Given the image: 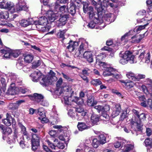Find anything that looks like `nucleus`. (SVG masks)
Wrapping results in <instances>:
<instances>
[{"mask_svg":"<svg viewBox=\"0 0 152 152\" xmlns=\"http://www.w3.org/2000/svg\"><path fill=\"white\" fill-rule=\"evenodd\" d=\"M55 73L50 70L48 76L44 75L40 72L36 70L34 71L30 75L32 80L34 82L39 81L40 83L43 86L50 84L52 82L57 80V78L55 76Z\"/></svg>","mask_w":152,"mask_h":152,"instance_id":"1","label":"nucleus"},{"mask_svg":"<svg viewBox=\"0 0 152 152\" xmlns=\"http://www.w3.org/2000/svg\"><path fill=\"white\" fill-rule=\"evenodd\" d=\"M121 59L119 63L122 64H125L129 62L130 64H133L136 62L135 60V56L129 51H126L123 53L119 54Z\"/></svg>","mask_w":152,"mask_h":152,"instance_id":"2","label":"nucleus"},{"mask_svg":"<svg viewBox=\"0 0 152 152\" xmlns=\"http://www.w3.org/2000/svg\"><path fill=\"white\" fill-rule=\"evenodd\" d=\"M58 8H59L60 10L59 12H55L49 10L46 13V15L48 17L50 21L53 22L57 17L62 15L61 13V12L63 13H67L68 12V9L65 5H63L60 7H59Z\"/></svg>","mask_w":152,"mask_h":152,"instance_id":"3","label":"nucleus"},{"mask_svg":"<svg viewBox=\"0 0 152 152\" xmlns=\"http://www.w3.org/2000/svg\"><path fill=\"white\" fill-rule=\"evenodd\" d=\"M19 2L17 4L16 9L13 3L11 2H7L6 5L5 9H7L10 11L12 13L15 12L16 11H21L22 10H26L28 9V7L26 5H22L21 2H20L21 0H19Z\"/></svg>","mask_w":152,"mask_h":152,"instance_id":"4","label":"nucleus"},{"mask_svg":"<svg viewBox=\"0 0 152 152\" xmlns=\"http://www.w3.org/2000/svg\"><path fill=\"white\" fill-rule=\"evenodd\" d=\"M96 16H98L94 14L93 18H90L92 20L88 23L87 26L91 28H95L96 29H101L104 27L103 26V20L102 19L99 20L98 18L96 17Z\"/></svg>","mask_w":152,"mask_h":152,"instance_id":"5","label":"nucleus"},{"mask_svg":"<svg viewBox=\"0 0 152 152\" xmlns=\"http://www.w3.org/2000/svg\"><path fill=\"white\" fill-rule=\"evenodd\" d=\"M0 52L4 54V56L6 58H16L20 54V52L18 50H12L7 48H0Z\"/></svg>","mask_w":152,"mask_h":152,"instance_id":"6","label":"nucleus"},{"mask_svg":"<svg viewBox=\"0 0 152 152\" xmlns=\"http://www.w3.org/2000/svg\"><path fill=\"white\" fill-rule=\"evenodd\" d=\"M137 117L140 119L139 122L138 121L135 122L133 121V119L131 121L132 129L135 131H137L140 130L141 127L143 125L142 121H144L146 118L145 115L144 113L138 115Z\"/></svg>","mask_w":152,"mask_h":152,"instance_id":"7","label":"nucleus"},{"mask_svg":"<svg viewBox=\"0 0 152 152\" xmlns=\"http://www.w3.org/2000/svg\"><path fill=\"white\" fill-rule=\"evenodd\" d=\"M47 6H44L42 7L41 10V13L44 15H45L46 17L45 16H42L39 18V20L38 21V24L39 25H46L48 23H49V22H52L50 21L48 17L46 15V13L47 12L49 11H47L46 10V7Z\"/></svg>","mask_w":152,"mask_h":152,"instance_id":"8","label":"nucleus"},{"mask_svg":"<svg viewBox=\"0 0 152 152\" xmlns=\"http://www.w3.org/2000/svg\"><path fill=\"white\" fill-rule=\"evenodd\" d=\"M110 5L111 7H113L112 4L109 3L108 0H103L102 3L100 4H96L94 5L95 6L96 9L97 10L98 13L102 12L104 8L107 7Z\"/></svg>","mask_w":152,"mask_h":152,"instance_id":"9","label":"nucleus"},{"mask_svg":"<svg viewBox=\"0 0 152 152\" xmlns=\"http://www.w3.org/2000/svg\"><path fill=\"white\" fill-rule=\"evenodd\" d=\"M40 137L37 134H33L31 139L32 149L34 151L36 150L39 145Z\"/></svg>","mask_w":152,"mask_h":152,"instance_id":"10","label":"nucleus"},{"mask_svg":"<svg viewBox=\"0 0 152 152\" xmlns=\"http://www.w3.org/2000/svg\"><path fill=\"white\" fill-rule=\"evenodd\" d=\"M49 146L52 149H56L57 148L61 149H63L64 147V145L63 143L58 141V140L55 139L54 140V144L52 143L48 140L46 141Z\"/></svg>","mask_w":152,"mask_h":152,"instance_id":"11","label":"nucleus"},{"mask_svg":"<svg viewBox=\"0 0 152 152\" xmlns=\"http://www.w3.org/2000/svg\"><path fill=\"white\" fill-rule=\"evenodd\" d=\"M53 128L54 129H57L58 130L56 132L54 130H51L49 131V134L52 137H56L58 136V133L59 132H64V130H65L66 128L65 127L62 126L61 125H54L53 126Z\"/></svg>","mask_w":152,"mask_h":152,"instance_id":"12","label":"nucleus"},{"mask_svg":"<svg viewBox=\"0 0 152 152\" xmlns=\"http://www.w3.org/2000/svg\"><path fill=\"white\" fill-rule=\"evenodd\" d=\"M83 10L84 13L88 12L89 18L90 19L93 18L94 13L93 8L91 7H88V4L86 2H83Z\"/></svg>","mask_w":152,"mask_h":152,"instance_id":"13","label":"nucleus"},{"mask_svg":"<svg viewBox=\"0 0 152 152\" xmlns=\"http://www.w3.org/2000/svg\"><path fill=\"white\" fill-rule=\"evenodd\" d=\"M19 88L16 86L15 83H11L7 90V94L15 95L19 92Z\"/></svg>","mask_w":152,"mask_h":152,"instance_id":"14","label":"nucleus"},{"mask_svg":"<svg viewBox=\"0 0 152 152\" xmlns=\"http://www.w3.org/2000/svg\"><path fill=\"white\" fill-rule=\"evenodd\" d=\"M6 118L2 120V122L5 125L7 126H9L11 125L12 123L14 124H15L14 119L8 113H6Z\"/></svg>","mask_w":152,"mask_h":152,"instance_id":"15","label":"nucleus"},{"mask_svg":"<svg viewBox=\"0 0 152 152\" xmlns=\"http://www.w3.org/2000/svg\"><path fill=\"white\" fill-rule=\"evenodd\" d=\"M37 112L40 116V117H38V119L41 120L42 123H47L48 122V120L46 118L45 113L43 108H39L37 110Z\"/></svg>","mask_w":152,"mask_h":152,"instance_id":"16","label":"nucleus"},{"mask_svg":"<svg viewBox=\"0 0 152 152\" xmlns=\"http://www.w3.org/2000/svg\"><path fill=\"white\" fill-rule=\"evenodd\" d=\"M67 45L66 48L70 52H72L78 46L79 44L77 42L70 40Z\"/></svg>","mask_w":152,"mask_h":152,"instance_id":"17","label":"nucleus"},{"mask_svg":"<svg viewBox=\"0 0 152 152\" xmlns=\"http://www.w3.org/2000/svg\"><path fill=\"white\" fill-rule=\"evenodd\" d=\"M28 96L31 100H34L36 102L39 103L42 101L43 99L44 98L43 96L37 93L34 94L33 95H29Z\"/></svg>","mask_w":152,"mask_h":152,"instance_id":"18","label":"nucleus"},{"mask_svg":"<svg viewBox=\"0 0 152 152\" xmlns=\"http://www.w3.org/2000/svg\"><path fill=\"white\" fill-rule=\"evenodd\" d=\"M83 56L84 58L86 59L89 63H92L93 61V58L92 52L91 51L85 52Z\"/></svg>","mask_w":152,"mask_h":152,"instance_id":"19","label":"nucleus"},{"mask_svg":"<svg viewBox=\"0 0 152 152\" xmlns=\"http://www.w3.org/2000/svg\"><path fill=\"white\" fill-rule=\"evenodd\" d=\"M78 43L79 45H80L78 48V50L83 52L86 49L88 46V42L84 40L80 39Z\"/></svg>","mask_w":152,"mask_h":152,"instance_id":"20","label":"nucleus"},{"mask_svg":"<svg viewBox=\"0 0 152 152\" xmlns=\"http://www.w3.org/2000/svg\"><path fill=\"white\" fill-rule=\"evenodd\" d=\"M114 72V69L108 66L105 69H104L103 72V75L104 77L111 76L112 75L113 72Z\"/></svg>","mask_w":152,"mask_h":152,"instance_id":"21","label":"nucleus"},{"mask_svg":"<svg viewBox=\"0 0 152 152\" xmlns=\"http://www.w3.org/2000/svg\"><path fill=\"white\" fill-rule=\"evenodd\" d=\"M144 35H137L131 37V42L133 43H137L139 42L144 37Z\"/></svg>","mask_w":152,"mask_h":152,"instance_id":"22","label":"nucleus"},{"mask_svg":"<svg viewBox=\"0 0 152 152\" xmlns=\"http://www.w3.org/2000/svg\"><path fill=\"white\" fill-rule=\"evenodd\" d=\"M121 107L120 104H116L113 108L112 115L114 118L119 115L121 111Z\"/></svg>","mask_w":152,"mask_h":152,"instance_id":"23","label":"nucleus"},{"mask_svg":"<svg viewBox=\"0 0 152 152\" xmlns=\"http://www.w3.org/2000/svg\"><path fill=\"white\" fill-rule=\"evenodd\" d=\"M135 32H136L135 31L134 29L133 30H131L129 31L128 32L125 34L121 37V40L122 41L125 39L126 40L125 41V42L126 41V40H127L129 37L134 34H135Z\"/></svg>","mask_w":152,"mask_h":152,"instance_id":"24","label":"nucleus"},{"mask_svg":"<svg viewBox=\"0 0 152 152\" xmlns=\"http://www.w3.org/2000/svg\"><path fill=\"white\" fill-rule=\"evenodd\" d=\"M99 118L98 115L93 113L91 116V121L93 124H95L99 121Z\"/></svg>","mask_w":152,"mask_h":152,"instance_id":"25","label":"nucleus"},{"mask_svg":"<svg viewBox=\"0 0 152 152\" xmlns=\"http://www.w3.org/2000/svg\"><path fill=\"white\" fill-rule=\"evenodd\" d=\"M61 18L59 20V22H60V24H61L62 26L64 25L66 23V20L68 15L66 14H64L63 15H60Z\"/></svg>","mask_w":152,"mask_h":152,"instance_id":"26","label":"nucleus"},{"mask_svg":"<svg viewBox=\"0 0 152 152\" xmlns=\"http://www.w3.org/2000/svg\"><path fill=\"white\" fill-rule=\"evenodd\" d=\"M126 76L130 80L136 81V75H135L134 73L132 72H127L126 74Z\"/></svg>","mask_w":152,"mask_h":152,"instance_id":"27","label":"nucleus"},{"mask_svg":"<svg viewBox=\"0 0 152 152\" xmlns=\"http://www.w3.org/2000/svg\"><path fill=\"white\" fill-rule=\"evenodd\" d=\"M77 126L78 129L80 131H83L89 127V126H87L85 123L83 122H79Z\"/></svg>","mask_w":152,"mask_h":152,"instance_id":"28","label":"nucleus"},{"mask_svg":"<svg viewBox=\"0 0 152 152\" xmlns=\"http://www.w3.org/2000/svg\"><path fill=\"white\" fill-rule=\"evenodd\" d=\"M148 24L149 23H147L143 25L139 26L134 28L135 31L136 33H139L141 31L145 29Z\"/></svg>","mask_w":152,"mask_h":152,"instance_id":"29","label":"nucleus"},{"mask_svg":"<svg viewBox=\"0 0 152 152\" xmlns=\"http://www.w3.org/2000/svg\"><path fill=\"white\" fill-rule=\"evenodd\" d=\"M99 139L101 144H104L106 142V135L103 133H101L99 135Z\"/></svg>","mask_w":152,"mask_h":152,"instance_id":"30","label":"nucleus"},{"mask_svg":"<svg viewBox=\"0 0 152 152\" xmlns=\"http://www.w3.org/2000/svg\"><path fill=\"white\" fill-rule=\"evenodd\" d=\"M97 102L94 100V98L93 97H89L87 100V104L90 106H94L96 104Z\"/></svg>","mask_w":152,"mask_h":152,"instance_id":"31","label":"nucleus"},{"mask_svg":"<svg viewBox=\"0 0 152 152\" xmlns=\"http://www.w3.org/2000/svg\"><path fill=\"white\" fill-rule=\"evenodd\" d=\"M33 58V57L32 55L28 54L25 56L24 60L25 62L29 63L32 61Z\"/></svg>","mask_w":152,"mask_h":152,"instance_id":"32","label":"nucleus"},{"mask_svg":"<svg viewBox=\"0 0 152 152\" xmlns=\"http://www.w3.org/2000/svg\"><path fill=\"white\" fill-rule=\"evenodd\" d=\"M71 90V88L70 87L68 86H66L63 87V89H61L60 91L61 92H60V95H61L62 93L64 94H66V92H67L68 94L69 93L70 91Z\"/></svg>","mask_w":152,"mask_h":152,"instance_id":"33","label":"nucleus"},{"mask_svg":"<svg viewBox=\"0 0 152 152\" xmlns=\"http://www.w3.org/2000/svg\"><path fill=\"white\" fill-rule=\"evenodd\" d=\"M12 132V129L10 127H9L5 128L4 127L2 130L3 133L6 135L10 134H11Z\"/></svg>","mask_w":152,"mask_h":152,"instance_id":"34","label":"nucleus"},{"mask_svg":"<svg viewBox=\"0 0 152 152\" xmlns=\"http://www.w3.org/2000/svg\"><path fill=\"white\" fill-rule=\"evenodd\" d=\"M9 17V14L7 11L0 12V19H7Z\"/></svg>","mask_w":152,"mask_h":152,"instance_id":"35","label":"nucleus"},{"mask_svg":"<svg viewBox=\"0 0 152 152\" xmlns=\"http://www.w3.org/2000/svg\"><path fill=\"white\" fill-rule=\"evenodd\" d=\"M68 0H57L55 4V8L57 9L60 6L59 3L64 4L66 3Z\"/></svg>","mask_w":152,"mask_h":152,"instance_id":"36","label":"nucleus"},{"mask_svg":"<svg viewBox=\"0 0 152 152\" xmlns=\"http://www.w3.org/2000/svg\"><path fill=\"white\" fill-rule=\"evenodd\" d=\"M144 143L147 148L152 146V138H147L145 140Z\"/></svg>","mask_w":152,"mask_h":152,"instance_id":"37","label":"nucleus"},{"mask_svg":"<svg viewBox=\"0 0 152 152\" xmlns=\"http://www.w3.org/2000/svg\"><path fill=\"white\" fill-rule=\"evenodd\" d=\"M100 144H101V143L100 141H98L96 138L93 139L92 145L94 148H97Z\"/></svg>","mask_w":152,"mask_h":152,"instance_id":"38","label":"nucleus"},{"mask_svg":"<svg viewBox=\"0 0 152 152\" xmlns=\"http://www.w3.org/2000/svg\"><path fill=\"white\" fill-rule=\"evenodd\" d=\"M134 85V83L132 81H127L126 82L125 85L126 88L127 89H129L133 87Z\"/></svg>","mask_w":152,"mask_h":152,"instance_id":"39","label":"nucleus"},{"mask_svg":"<svg viewBox=\"0 0 152 152\" xmlns=\"http://www.w3.org/2000/svg\"><path fill=\"white\" fill-rule=\"evenodd\" d=\"M70 97L69 96L68 97L67 96H64V97L62 99V101L63 102H64L65 104L68 105H71L69 101V98Z\"/></svg>","mask_w":152,"mask_h":152,"instance_id":"40","label":"nucleus"},{"mask_svg":"<svg viewBox=\"0 0 152 152\" xmlns=\"http://www.w3.org/2000/svg\"><path fill=\"white\" fill-rule=\"evenodd\" d=\"M19 23L22 26L26 27L29 25L28 21L25 19H22L20 21Z\"/></svg>","mask_w":152,"mask_h":152,"instance_id":"41","label":"nucleus"},{"mask_svg":"<svg viewBox=\"0 0 152 152\" xmlns=\"http://www.w3.org/2000/svg\"><path fill=\"white\" fill-rule=\"evenodd\" d=\"M92 71L88 68H85L82 70V75H84L88 76Z\"/></svg>","mask_w":152,"mask_h":152,"instance_id":"42","label":"nucleus"},{"mask_svg":"<svg viewBox=\"0 0 152 152\" xmlns=\"http://www.w3.org/2000/svg\"><path fill=\"white\" fill-rule=\"evenodd\" d=\"M91 83L92 84L95 86L100 85L102 84V82L99 79L93 80L91 82Z\"/></svg>","mask_w":152,"mask_h":152,"instance_id":"43","label":"nucleus"},{"mask_svg":"<svg viewBox=\"0 0 152 152\" xmlns=\"http://www.w3.org/2000/svg\"><path fill=\"white\" fill-rule=\"evenodd\" d=\"M101 118L103 120L106 119L107 121L109 119V116L107 114V112H104V111H102V114L101 116Z\"/></svg>","mask_w":152,"mask_h":152,"instance_id":"44","label":"nucleus"},{"mask_svg":"<svg viewBox=\"0 0 152 152\" xmlns=\"http://www.w3.org/2000/svg\"><path fill=\"white\" fill-rule=\"evenodd\" d=\"M74 99L72 100V102H74L78 104H80L83 103V101L82 98L77 97H74Z\"/></svg>","mask_w":152,"mask_h":152,"instance_id":"45","label":"nucleus"},{"mask_svg":"<svg viewBox=\"0 0 152 152\" xmlns=\"http://www.w3.org/2000/svg\"><path fill=\"white\" fill-rule=\"evenodd\" d=\"M106 56L104 54L100 53L96 56V62H97V61H101V60H102Z\"/></svg>","mask_w":152,"mask_h":152,"instance_id":"46","label":"nucleus"},{"mask_svg":"<svg viewBox=\"0 0 152 152\" xmlns=\"http://www.w3.org/2000/svg\"><path fill=\"white\" fill-rule=\"evenodd\" d=\"M134 148V146L131 144H127L124 147V152H127L131 150Z\"/></svg>","mask_w":152,"mask_h":152,"instance_id":"47","label":"nucleus"},{"mask_svg":"<svg viewBox=\"0 0 152 152\" xmlns=\"http://www.w3.org/2000/svg\"><path fill=\"white\" fill-rule=\"evenodd\" d=\"M141 89L145 93L147 94L150 93V88L147 86L142 85L141 86Z\"/></svg>","mask_w":152,"mask_h":152,"instance_id":"48","label":"nucleus"},{"mask_svg":"<svg viewBox=\"0 0 152 152\" xmlns=\"http://www.w3.org/2000/svg\"><path fill=\"white\" fill-rule=\"evenodd\" d=\"M68 10V12H69L72 15H73L75 14L76 12L75 7L74 5H71Z\"/></svg>","mask_w":152,"mask_h":152,"instance_id":"49","label":"nucleus"},{"mask_svg":"<svg viewBox=\"0 0 152 152\" xmlns=\"http://www.w3.org/2000/svg\"><path fill=\"white\" fill-rule=\"evenodd\" d=\"M96 63L100 66L102 67L104 69H105L108 67V65L105 62H102L101 61H97Z\"/></svg>","mask_w":152,"mask_h":152,"instance_id":"50","label":"nucleus"},{"mask_svg":"<svg viewBox=\"0 0 152 152\" xmlns=\"http://www.w3.org/2000/svg\"><path fill=\"white\" fill-rule=\"evenodd\" d=\"M146 86L149 87L150 89H151V87H152V80L151 79L148 78L146 80Z\"/></svg>","mask_w":152,"mask_h":152,"instance_id":"51","label":"nucleus"},{"mask_svg":"<svg viewBox=\"0 0 152 152\" xmlns=\"http://www.w3.org/2000/svg\"><path fill=\"white\" fill-rule=\"evenodd\" d=\"M150 55L149 53H148L145 55V57L144 60L145 62L147 63H148L150 62Z\"/></svg>","mask_w":152,"mask_h":152,"instance_id":"52","label":"nucleus"},{"mask_svg":"<svg viewBox=\"0 0 152 152\" xmlns=\"http://www.w3.org/2000/svg\"><path fill=\"white\" fill-rule=\"evenodd\" d=\"M28 21L29 23V25L30 24L37 25L38 24V23L37 21L33 18L29 19Z\"/></svg>","mask_w":152,"mask_h":152,"instance_id":"53","label":"nucleus"},{"mask_svg":"<svg viewBox=\"0 0 152 152\" xmlns=\"http://www.w3.org/2000/svg\"><path fill=\"white\" fill-rule=\"evenodd\" d=\"M145 76L144 75L139 74L136 75V81H139L140 79L145 78Z\"/></svg>","mask_w":152,"mask_h":152,"instance_id":"54","label":"nucleus"},{"mask_svg":"<svg viewBox=\"0 0 152 152\" xmlns=\"http://www.w3.org/2000/svg\"><path fill=\"white\" fill-rule=\"evenodd\" d=\"M20 127L21 129V132L24 135H26L27 132L26 131V127L22 124H20Z\"/></svg>","mask_w":152,"mask_h":152,"instance_id":"55","label":"nucleus"},{"mask_svg":"<svg viewBox=\"0 0 152 152\" xmlns=\"http://www.w3.org/2000/svg\"><path fill=\"white\" fill-rule=\"evenodd\" d=\"M23 102L24 101L22 100L16 101V103L13 104V105L15 106L14 107V109H16L18 108L20 104Z\"/></svg>","mask_w":152,"mask_h":152,"instance_id":"56","label":"nucleus"},{"mask_svg":"<svg viewBox=\"0 0 152 152\" xmlns=\"http://www.w3.org/2000/svg\"><path fill=\"white\" fill-rule=\"evenodd\" d=\"M112 76L113 77L116 79L120 78L121 77V75L119 74L116 73L115 70L114 72H113Z\"/></svg>","mask_w":152,"mask_h":152,"instance_id":"57","label":"nucleus"},{"mask_svg":"<svg viewBox=\"0 0 152 152\" xmlns=\"http://www.w3.org/2000/svg\"><path fill=\"white\" fill-rule=\"evenodd\" d=\"M6 5L4 0H0V8L5 9Z\"/></svg>","mask_w":152,"mask_h":152,"instance_id":"58","label":"nucleus"},{"mask_svg":"<svg viewBox=\"0 0 152 152\" xmlns=\"http://www.w3.org/2000/svg\"><path fill=\"white\" fill-rule=\"evenodd\" d=\"M0 81L2 85V87L5 88L6 86L7 83L5 79L2 77H0Z\"/></svg>","mask_w":152,"mask_h":152,"instance_id":"59","label":"nucleus"},{"mask_svg":"<svg viewBox=\"0 0 152 152\" xmlns=\"http://www.w3.org/2000/svg\"><path fill=\"white\" fill-rule=\"evenodd\" d=\"M151 18L150 19H147V18H142L141 19H138L137 20V21L138 23H141V22H143L145 21H146L147 23H149V21L150 20H151Z\"/></svg>","mask_w":152,"mask_h":152,"instance_id":"60","label":"nucleus"},{"mask_svg":"<svg viewBox=\"0 0 152 152\" xmlns=\"http://www.w3.org/2000/svg\"><path fill=\"white\" fill-rule=\"evenodd\" d=\"M50 27L49 26H43L41 27V30L43 32H48L49 31Z\"/></svg>","mask_w":152,"mask_h":152,"instance_id":"61","label":"nucleus"},{"mask_svg":"<svg viewBox=\"0 0 152 152\" xmlns=\"http://www.w3.org/2000/svg\"><path fill=\"white\" fill-rule=\"evenodd\" d=\"M68 114L69 116L71 117L73 119L75 118V113L72 112V109H70L68 113Z\"/></svg>","mask_w":152,"mask_h":152,"instance_id":"62","label":"nucleus"},{"mask_svg":"<svg viewBox=\"0 0 152 152\" xmlns=\"http://www.w3.org/2000/svg\"><path fill=\"white\" fill-rule=\"evenodd\" d=\"M127 116V113L126 111L123 112L121 116L120 120L123 121L125 118Z\"/></svg>","mask_w":152,"mask_h":152,"instance_id":"63","label":"nucleus"},{"mask_svg":"<svg viewBox=\"0 0 152 152\" xmlns=\"http://www.w3.org/2000/svg\"><path fill=\"white\" fill-rule=\"evenodd\" d=\"M59 138L60 140H61L64 141H66L68 140V137L65 136H64L62 134H61L59 136Z\"/></svg>","mask_w":152,"mask_h":152,"instance_id":"64","label":"nucleus"}]
</instances>
